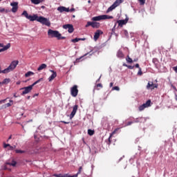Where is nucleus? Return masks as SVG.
Here are the masks:
<instances>
[{
  "label": "nucleus",
  "instance_id": "f257e3e1",
  "mask_svg": "<svg viewBox=\"0 0 177 177\" xmlns=\"http://www.w3.org/2000/svg\"><path fill=\"white\" fill-rule=\"evenodd\" d=\"M21 15L22 16H24L26 18L30 20V21H36L39 23H41V24L47 26V27H50V21H49V19H48V18H45L44 17H38L37 15H29L28 12H27V11L26 10H24Z\"/></svg>",
  "mask_w": 177,
  "mask_h": 177
},
{
  "label": "nucleus",
  "instance_id": "f03ea898",
  "mask_svg": "<svg viewBox=\"0 0 177 177\" xmlns=\"http://www.w3.org/2000/svg\"><path fill=\"white\" fill-rule=\"evenodd\" d=\"M41 81H44V78L39 79L37 81L35 82L32 85L21 88V91H24L21 93V95L24 96V95H27V93H30V92L32 91V88H34V86H35L37 84H39Z\"/></svg>",
  "mask_w": 177,
  "mask_h": 177
},
{
  "label": "nucleus",
  "instance_id": "7ed1b4c3",
  "mask_svg": "<svg viewBox=\"0 0 177 177\" xmlns=\"http://www.w3.org/2000/svg\"><path fill=\"white\" fill-rule=\"evenodd\" d=\"M48 35L51 37V38H57V39H66V37H62V34H60L57 30L49 29L48 31Z\"/></svg>",
  "mask_w": 177,
  "mask_h": 177
},
{
  "label": "nucleus",
  "instance_id": "20e7f679",
  "mask_svg": "<svg viewBox=\"0 0 177 177\" xmlns=\"http://www.w3.org/2000/svg\"><path fill=\"white\" fill-rule=\"evenodd\" d=\"M19 64V61L18 60H15L11 62L10 66L3 70V73L4 74H8V73H10L11 71H13L16 67H17V65Z\"/></svg>",
  "mask_w": 177,
  "mask_h": 177
},
{
  "label": "nucleus",
  "instance_id": "39448f33",
  "mask_svg": "<svg viewBox=\"0 0 177 177\" xmlns=\"http://www.w3.org/2000/svg\"><path fill=\"white\" fill-rule=\"evenodd\" d=\"M110 19H114L113 16H109V15H102L97 17H93L91 20L93 21H100V20H107Z\"/></svg>",
  "mask_w": 177,
  "mask_h": 177
},
{
  "label": "nucleus",
  "instance_id": "423d86ee",
  "mask_svg": "<svg viewBox=\"0 0 177 177\" xmlns=\"http://www.w3.org/2000/svg\"><path fill=\"white\" fill-rule=\"evenodd\" d=\"M122 3V0H116L106 10V13H110L112 10H114L117 6H120Z\"/></svg>",
  "mask_w": 177,
  "mask_h": 177
},
{
  "label": "nucleus",
  "instance_id": "0eeeda50",
  "mask_svg": "<svg viewBox=\"0 0 177 177\" xmlns=\"http://www.w3.org/2000/svg\"><path fill=\"white\" fill-rule=\"evenodd\" d=\"M89 26H91L93 28H99V27H100V23L95 21H88L85 27L88 28Z\"/></svg>",
  "mask_w": 177,
  "mask_h": 177
},
{
  "label": "nucleus",
  "instance_id": "6e6552de",
  "mask_svg": "<svg viewBox=\"0 0 177 177\" xmlns=\"http://www.w3.org/2000/svg\"><path fill=\"white\" fill-rule=\"evenodd\" d=\"M71 95L73 97H77V96H78V86L74 85L71 88Z\"/></svg>",
  "mask_w": 177,
  "mask_h": 177
},
{
  "label": "nucleus",
  "instance_id": "1a4fd4ad",
  "mask_svg": "<svg viewBox=\"0 0 177 177\" xmlns=\"http://www.w3.org/2000/svg\"><path fill=\"white\" fill-rule=\"evenodd\" d=\"M63 28H64V30L68 29V32H69L70 34L74 32V26H73V25L71 24H65L63 26Z\"/></svg>",
  "mask_w": 177,
  "mask_h": 177
},
{
  "label": "nucleus",
  "instance_id": "9d476101",
  "mask_svg": "<svg viewBox=\"0 0 177 177\" xmlns=\"http://www.w3.org/2000/svg\"><path fill=\"white\" fill-rule=\"evenodd\" d=\"M78 111V105H75L73 107V111L71 112V113L70 114V120H73V118H74V116L75 115V114H77V111Z\"/></svg>",
  "mask_w": 177,
  "mask_h": 177
},
{
  "label": "nucleus",
  "instance_id": "9b49d317",
  "mask_svg": "<svg viewBox=\"0 0 177 177\" xmlns=\"http://www.w3.org/2000/svg\"><path fill=\"white\" fill-rule=\"evenodd\" d=\"M155 88H158V84H153V82H149L147 85V89H151L153 91Z\"/></svg>",
  "mask_w": 177,
  "mask_h": 177
},
{
  "label": "nucleus",
  "instance_id": "f8f14e48",
  "mask_svg": "<svg viewBox=\"0 0 177 177\" xmlns=\"http://www.w3.org/2000/svg\"><path fill=\"white\" fill-rule=\"evenodd\" d=\"M50 72L53 74L48 77V81L49 82H52V81H53V80L57 77V73L53 70H50Z\"/></svg>",
  "mask_w": 177,
  "mask_h": 177
},
{
  "label": "nucleus",
  "instance_id": "ddd939ff",
  "mask_svg": "<svg viewBox=\"0 0 177 177\" xmlns=\"http://www.w3.org/2000/svg\"><path fill=\"white\" fill-rule=\"evenodd\" d=\"M57 10H58V12H60V13H63V12H70V8H67L64 6H59L57 8Z\"/></svg>",
  "mask_w": 177,
  "mask_h": 177
},
{
  "label": "nucleus",
  "instance_id": "4468645a",
  "mask_svg": "<svg viewBox=\"0 0 177 177\" xmlns=\"http://www.w3.org/2000/svg\"><path fill=\"white\" fill-rule=\"evenodd\" d=\"M100 34H103V32L100 30H96L94 34V41H97L99 39V37H100Z\"/></svg>",
  "mask_w": 177,
  "mask_h": 177
},
{
  "label": "nucleus",
  "instance_id": "2eb2a0df",
  "mask_svg": "<svg viewBox=\"0 0 177 177\" xmlns=\"http://www.w3.org/2000/svg\"><path fill=\"white\" fill-rule=\"evenodd\" d=\"M117 23H118L119 27H122V26H125V24H127V23H128V19H126L125 20H124V19L118 20V21H117L116 24H117Z\"/></svg>",
  "mask_w": 177,
  "mask_h": 177
},
{
  "label": "nucleus",
  "instance_id": "dca6fc26",
  "mask_svg": "<svg viewBox=\"0 0 177 177\" xmlns=\"http://www.w3.org/2000/svg\"><path fill=\"white\" fill-rule=\"evenodd\" d=\"M134 122L138 123V122H146V118H138L134 120Z\"/></svg>",
  "mask_w": 177,
  "mask_h": 177
},
{
  "label": "nucleus",
  "instance_id": "f3484780",
  "mask_svg": "<svg viewBox=\"0 0 177 177\" xmlns=\"http://www.w3.org/2000/svg\"><path fill=\"white\" fill-rule=\"evenodd\" d=\"M9 48H10V43H8L6 46H5L3 47V48L0 49V53L1 52H5V50H8V49H9Z\"/></svg>",
  "mask_w": 177,
  "mask_h": 177
},
{
  "label": "nucleus",
  "instance_id": "a211bd4d",
  "mask_svg": "<svg viewBox=\"0 0 177 177\" xmlns=\"http://www.w3.org/2000/svg\"><path fill=\"white\" fill-rule=\"evenodd\" d=\"M117 57L120 59H124V53L121 51V50H119L117 53Z\"/></svg>",
  "mask_w": 177,
  "mask_h": 177
},
{
  "label": "nucleus",
  "instance_id": "6ab92c4d",
  "mask_svg": "<svg viewBox=\"0 0 177 177\" xmlns=\"http://www.w3.org/2000/svg\"><path fill=\"white\" fill-rule=\"evenodd\" d=\"M10 82V78H6L1 82V85H8Z\"/></svg>",
  "mask_w": 177,
  "mask_h": 177
},
{
  "label": "nucleus",
  "instance_id": "aec40b11",
  "mask_svg": "<svg viewBox=\"0 0 177 177\" xmlns=\"http://www.w3.org/2000/svg\"><path fill=\"white\" fill-rule=\"evenodd\" d=\"M32 3H34V5H38L42 2H44V1L45 0H30Z\"/></svg>",
  "mask_w": 177,
  "mask_h": 177
},
{
  "label": "nucleus",
  "instance_id": "412c9836",
  "mask_svg": "<svg viewBox=\"0 0 177 177\" xmlns=\"http://www.w3.org/2000/svg\"><path fill=\"white\" fill-rule=\"evenodd\" d=\"M47 65L46 64H42L41 66L37 68V71H41L44 70V68H46Z\"/></svg>",
  "mask_w": 177,
  "mask_h": 177
},
{
  "label": "nucleus",
  "instance_id": "4be33fe9",
  "mask_svg": "<svg viewBox=\"0 0 177 177\" xmlns=\"http://www.w3.org/2000/svg\"><path fill=\"white\" fill-rule=\"evenodd\" d=\"M6 165H11L12 167H15L17 165V162L12 160V162H6Z\"/></svg>",
  "mask_w": 177,
  "mask_h": 177
},
{
  "label": "nucleus",
  "instance_id": "5701e85b",
  "mask_svg": "<svg viewBox=\"0 0 177 177\" xmlns=\"http://www.w3.org/2000/svg\"><path fill=\"white\" fill-rule=\"evenodd\" d=\"M151 104V100H148L146 103L143 104L145 108L150 107V104Z\"/></svg>",
  "mask_w": 177,
  "mask_h": 177
},
{
  "label": "nucleus",
  "instance_id": "b1692460",
  "mask_svg": "<svg viewBox=\"0 0 177 177\" xmlns=\"http://www.w3.org/2000/svg\"><path fill=\"white\" fill-rule=\"evenodd\" d=\"M118 131H120V128L115 129L110 134V138H113V135H115V133H117V132H118Z\"/></svg>",
  "mask_w": 177,
  "mask_h": 177
},
{
  "label": "nucleus",
  "instance_id": "393cba45",
  "mask_svg": "<svg viewBox=\"0 0 177 177\" xmlns=\"http://www.w3.org/2000/svg\"><path fill=\"white\" fill-rule=\"evenodd\" d=\"M17 9H19V6L15 5V7H12L11 10L12 13H16V12H17Z\"/></svg>",
  "mask_w": 177,
  "mask_h": 177
},
{
  "label": "nucleus",
  "instance_id": "a878e982",
  "mask_svg": "<svg viewBox=\"0 0 177 177\" xmlns=\"http://www.w3.org/2000/svg\"><path fill=\"white\" fill-rule=\"evenodd\" d=\"M88 135H89L90 136H93V135H95V131H93L92 129H88Z\"/></svg>",
  "mask_w": 177,
  "mask_h": 177
},
{
  "label": "nucleus",
  "instance_id": "bb28decb",
  "mask_svg": "<svg viewBox=\"0 0 177 177\" xmlns=\"http://www.w3.org/2000/svg\"><path fill=\"white\" fill-rule=\"evenodd\" d=\"M8 12H9V10H8L2 7H0V13H8Z\"/></svg>",
  "mask_w": 177,
  "mask_h": 177
},
{
  "label": "nucleus",
  "instance_id": "cd10ccee",
  "mask_svg": "<svg viewBox=\"0 0 177 177\" xmlns=\"http://www.w3.org/2000/svg\"><path fill=\"white\" fill-rule=\"evenodd\" d=\"M30 75H34V73L31 71H28L25 74V77L27 78L30 77Z\"/></svg>",
  "mask_w": 177,
  "mask_h": 177
},
{
  "label": "nucleus",
  "instance_id": "c85d7f7f",
  "mask_svg": "<svg viewBox=\"0 0 177 177\" xmlns=\"http://www.w3.org/2000/svg\"><path fill=\"white\" fill-rule=\"evenodd\" d=\"M126 60L127 63H133V60H132V58L129 57V55H127Z\"/></svg>",
  "mask_w": 177,
  "mask_h": 177
},
{
  "label": "nucleus",
  "instance_id": "c756f323",
  "mask_svg": "<svg viewBox=\"0 0 177 177\" xmlns=\"http://www.w3.org/2000/svg\"><path fill=\"white\" fill-rule=\"evenodd\" d=\"M10 106H13V100H10V102L6 104V107H10Z\"/></svg>",
  "mask_w": 177,
  "mask_h": 177
},
{
  "label": "nucleus",
  "instance_id": "7c9ffc66",
  "mask_svg": "<svg viewBox=\"0 0 177 177\" xmlns=\"http://www.w3.org/2000/svg\"><path fill=\"white\" fill-rule=\"evenodd\" d=\"M15 153H17V154H19V153L23 154V153H26V151H23V150H20V149H16Z\"/></svg>",
  "mask_w": 177,
  "mask_h": 177
},
{
  "label": "nucleus",
  "instance_id": "2f4dec72",
  "mask_svg": "<svg viewBox=\"0 0 177 177\" xmlns=\"http://www.w3.org/2000/svg\"><path fill=\"white\" fill-rule=\"evenodd\" d=\"M145 109H146V106H145L144 104L139 106V111H143V110H145Z\"/></svg>",
  "mask_w": 177,
  "mask_h": 177
},
{
  "label": "nucleus",
  "instance_id": "473e14b6",
  "mask_svg": "<svg viewBox=\"0 0 177 177\" xmlns=\"http://www.w3.org/2000/svg\"><path fill=\"white\" fill-rule=\"evenodd\" d=\"M16 5H17V6H19V3L12 2V3H10V6H12V8H15V6H16Z\"/></svg>",
  "mask_w": 177,
  "mask_h": 177
},
{
  "label": "nucleus",
  "instance_id": "72a5a7b5",
  "mask_svg": "<svg viewBox=\"0 0 177 177\" xmlns=\"http://www.w3.org/2000/svg\"><path fill=\"white\" fill-rule=\"evenodd\" d=\"M80 41V38H75L71 40V42H73V44H75V42H78Z\"/></svg>",
  "mask_w": 177,
  "mask_h": 177
},
{
  "label": "nucleus",
  "instance_id": "f704fd0d",
  "mask_svg": "<svg viewBox=\"0 0 177 177\" xmlns=\"http://www.w3.org/2000/svg\"><path fill=\"white\" fill-rule=\"evenodd\" d=\"M140 2V5H145L146 3V0H138Z\"/></svg>",
  "mask_w": 177,
  "mask_h": 177
},
{
  "label": "nucleus",
  "instance_id": "c9c22d12",
  "mask_svg": "<svg viewBox=\"0 0 177 177\" xmlns=\"http://www.w3.org/2000/svg\"><path fill=\"white\" fill-rule=\"evenodd\" d=\"M112 91H120V87H118V86H113V88H112Z\"/></svg>",
  "mask_w": 177,
  "mask_h": 177
},
{
  "label": "nucleus",
  "instance_id": "e433bc0d",
  "mask_svg": "<svg viewBox=\"0 0 177 177\" xmlns=\"http://www.w3.org/2000/svg\"><path fill=\"white\" fill-rule=\"evenodd\" d=\"M143 75V72H142V68H139V71L138 73V75Z\"/></svg>",
  "mask_w": 177,
  "mask_h": 177
},
{
  "label": "nucleus",
  "instance_id": "4c0bfd02",
  "mask_svg": "<svg viewBox=\"0 0 177 177\" xmlns=\"http://www.w3.org/2000/svg\"><path fill=\"white\" fill-rule=\"evenodd\" d=\"M134 122H135V121H133V122H128L127 123L126 127H129V125H132V124H133Z\"/></svg>",
  "mask_w": 177,
  "mask_h": 177
},
{
  "label": "nucleus",
  "instance_id": "58836bf2",
  "mask_svg": "<svg viewBox=\"0 0 177 177\" xmlns=\"http://www.w3.org/2000/svg\"><path fill=\"white\" fill-rule=\"evenodd\" d=\"M135 66H131V65H128L127 68H129V70H133Z\"/></svg>",
  "mask_w": 177,
  "mask_h": 177
},
{
  "label": "nucleus",
  "instance_id": "ea45409f",
  "mask_svg": "<svg viewBox=\"0 0 177 177\" xmlns=\"http://www.w3.org/2000/svg\"><path fill=\"white\" fill-rule=\"evenodd\" d=\"M82 171V167H80L77 174H81Z\"/></svg>",
  "mask_w": 177,
  "mask_h": 177
},
{
  "label": "nucleus",
  "instance_id": "a19ab883",
  "mask_svg": "<svg viewBox=\"0 0 177 177\" xmlns=\"http://www.w3.org/2000/svg\"><path fill=\"white\" fill-rule=\"evenodd\" d=\"M108 145H111V137H110V136L108 139Z\"/></svg>",
  "mask_w": 177,
  "mask_h": 177
},
{
  "label": "nucleus",
  "instance_id": "79ce46f5",
  "mask_svg": "<svg viewBox=\"0 0 177 177\" xmlns=\"http://www.w3.org/2000/svg\"><path fill=\"white\" fill-rule=\"evenodd\" d=\"M97 88H103V85L102 84H97Z\"/></svg>",
  "mask_w": 177,
  "mask_h": 177
},
{
  "label": "nucleus",
  "instance_id": "37998d69",
  "mask_svg": "<svg viewBox=\"0 0 177 177\" xmlns=\"http://www.w3.org/2000/svg\"><path fill=\"white\" fill-rule=\"evenodd\" d=\"M116 26H117V23L115 24L113 28H112L113 32H114V31H115V27H116Z\"/></svg>",
  "mask_w": 177,
  "mask_h": 177
},
{
  "label": "nucleus",
  "instance_id": "c03bdc74",
  "mask_svg": "<svg viewBox=\"0 0 177 177\" xmlns=\"http://www.w3.org/2000/svg\"><path fill=\"white\" fill-rule=\"evenodd\" d=\"M54 176H55V177H62L63 176V175L62 174H54Z\"/></svg>",
  "mask_w": 177,
  "mask_h": 177
},
{
  "label": "nucleus",
  "instance_id": "a18cd8bd",
  "mask_svg": "<svg viewBox=\"0 0 177 177\" xmlns=\"http://www.w3.org/2000/svg\"><path fill=\"white\" fill-rule=\"evenodd\" d=\"M10 145L9 144H4V148L6 149V147H10Z\"/></svg>",
  "mask_w": 177,
  "mask_h": 177
},
{
  "label": "nucleus",
  "instance_id": "49530a36",
  "mask_svg": "<svg viewBox=\"0 0 177 177\" xmlns=\"http://www.w3.org/2000/svg\"><path fill=\"white\" fill-rule=\"evenodd\" d=\"M0 74H5V72H3V70H1V65H0Z\"/></svg>",
  "mask_w": 177,
  "mask_h": 177
},
{
  "label": "nucleus",
  "instance_id": "de8ad7c7",
  "mask_svg": "<svg viewBox=\"0 0 177 177\" xmlns=\"http://www.w3.org/2000/svg\"><path fill=\"white\" fill-rule=\"evenodd\" d=\"M124 34L126 35V37H128V31L124 30Z\"/></svg>",
  "mask_w": 177,
  "mask_h": 177
},
{
  "label": "nucleus",
  "instance_id": "09e8293b",
  "mask_svg": "<svg viewBox=\"0 0 177 177\" xmlns=\"http://www.w3.org/2000/svg\"><path fill=\"white\" fill-rule=\"evenodd\" d=\"M5 102H6V100H0V104H2V103H5Z\"/></svg>",
  "mask_w": 177,
  "mask_h": 177
},
{
  "label": "nucleus",
  "instance_id": "8fccbe9b",
  "mask_svg": "<svg viewBox=\"0 0 177 177\" xmlns=\"http://www.w3.org/2000/svg\"><path fill=\"white\" fill-rule=\"evenodd\" d=\"M62 177H71V176L68 174H64V175H62Z\"/></svg>",
  "mask_w": 177,
  "mask_h": 177
},
{
  "label": "nucleus",
  "instance_id": "3c124183",
  "mask_svg": "<svg viewBox=\"0 0 177 177\" xmlns=\"http://www.w3.org/2000/svg\"><path fill=\"white\" fill-rule=\"evenodd\" d=\"M15 148H16V147H14L10 145V150H15Z\"/></svg>",
  "mask_w": 177,
  "mask_h": 177
},
{
  "label": "nucleus",
  "instance_id": "603ef678",
  "mask_svg": "<svg viewBox=\"0 0 177 177\" xmlns=\"http://www.w3.org/2000/svg\"><path fill=\"white\" fill-rule=\"evenodd\" d=\"M78 175H80V174L77 173L76 174H75L73 176H71V177H77Z\"/></svg>",
  "mask_w": 177,
  "mask_h": 177
},
{
  "label": "nucleus",
  "instance_id": "864d4df0",
  "mask_svg": "<svg viewBox=\"0 0 177 177\" xmlns=\"http://www.w3.org/2000/svg\"><path fill=\"white\" fill-rule=\"evenodd\" d=\"M173 70L177 73V66L173 67Z\"/></svg>",
  "mask_w": 177,
  "mask_h": 177
},
{
  "label": "nucleus",
  "instance_id": "5fc2aeb1",
  "mask_svg": "<svg viewBox=\"0 0 177 177\" xmlns=\"http://www.w3.org/2000/svg\"><path fill=\"white\" fill-rule=\"evenodd\" d=\"M69 12H75V8L69 9Z\"/></svg>",
  "mask_w": 177,
  "mask_h": 177
},
{
  "label": "nucleus",
  "instance_id": "6e6d98bb",
  "mask_svg": "<svg viewBox=\"0 0 177 177\" xmlns=\"http://www.w3.org/2000/svg\"><path fill=\"white\" fill-rule=\"evenodd\" d=\"M114 85V83L111 82L109 84L110 88H113V86Z\"/></svg>",
  "mask_w": 177,
  "mask_h": 177
},
{
  "label": "nucleus",
  "instance_id": "4d7b16f0",
  "mask_svg": "<svg viewBox=\"0 0 177 177\" xmlns=\"http://www.w3.org/2000/svg\"><path fill=\"white\" fill-rule=\"evenodd\" d=\"M135 67H136V68H140V67H139V64H136L135 65Z\"/></svg>",
  "mask_w": 177,
  "mask_h": 177
},
{
  "label": "nucleus",
  "instance_id": "13d9d810",
  "mask_svg": "<svg viewBox=\"0 0 177 177\" xmlns=\"http://www.w3.org/2000/svg\"><path fill=\"white\" fill-rule=\"evenodd\" d=\"M62 124H68L70 122H66V121H61Z\"/></svg>",
  "mask_w": 177,
  "mask_h": 177
},
{
  "label": "nucleus",
  "instance_id": "bf43d9fd",
  "mask_svg": "<svg viewBox=\"0 0 177 177\" xmlns=\"http://www.w3.org/2000/svg\"><path fill=\"white\" fill-rule=\"evenodd\" d=\"M80 41H85L86 39V38H79Z\"/></svg>",
  "mask_w": 177,
  "mask_h": 177
},
{
  "label": "nucleus",
  "instance_id": "052dcab7",
  "mask_svg": "<svg viewBox=\"0 0 177 177\" xmlns=\"http://www.w3.org/2000/svg\"><path fill=\"white\" fill-rule=\"evenodd\" d=\"M124 67H128V65L127 64H123Z\"/></svg>",
  "mask_w": 177,
  "mask_h": 177
},
{
  "label": "nucleus",
  "instance_id": "680f3d73",
  "mask_svg": "<svg viewBox=\"0 0 177 177\" xmlns=\"http://www.w3.org/2000/svg\"><path fill=\"white\" fill-rule=\"evenodd\" d=\"M138 58H136V59H134L133 60V62H138Z\"/></svg>",
  "mask_w": 177,
  "mask_h": 177
},
{
  "label": "nucleus",
  "instance_id": "e2e57ef3",
  "mask_svg": "<svg viewBox=\"0 0 177 177\" xmlns=\"http://www.w3.org/2000/svg\"><path fill=\"white\" fill-rule=\"evenodd\" d=\"M0 48H3V44H0Z\"/></svg>",
  "mask_w": 177,
  "mask_h": 177
},
{
  "label": "nucleus",
  "instance_id": "0e129e2a",
  "mask_svg": "<svg viewBox=\"0 0 177 177\" xmlns=\"http://www.w3.org/2000/svg\"><path fill=\"white\" fill-rule=\"evenodd\" d=\"M14 97H19V96L16 95V93L14 94Z\"/></svg>",
  "mask_w": 177,
  "mask_h": 177
},
{
  "label": "nucleus",
  "instance_id": "69168bd1",
  "mask_svg": "<svg viewBox=\"0 0 177 177\" xmlns=\"http://www.w3.org/2000/svg\"><path fill=\"white\" fill-rule=\"evenodd\" d=\"M10 139H12V136H10V137L8 138V140H10Z\"/></svg>",
  "mask_w": 177,
  "mask_h": 177
},
{
  "label": "nucleus",
  "instance_id": "338daca9",
  "mask_svg": "<svg viewBox=\"0 0 177 177\" xmlns=\"http://www.w3.org/2000/svg\"><path fill=\"white\" fill-rule=\"evenodd\" d=\"M35 96H38V94H35L33 97H35Z\"/></svg>",
  "mask_w": 177,
  "mask_h": 177
},
{
  "label": "nucleus",
  "instance_id": "774afa93",
  "mask_svg": "<svg viewBox=\"0 0 177 177\" xmlns=\"http://www.w3.org/2000/svg\"><path fill=\"white\" fill-rule=\"evenodd\" d=\"M100 81V77L96 81V82H99Z\"/></svg>",
  "mask_w": 177,
  "mask_h": 177
}]
</instances>
